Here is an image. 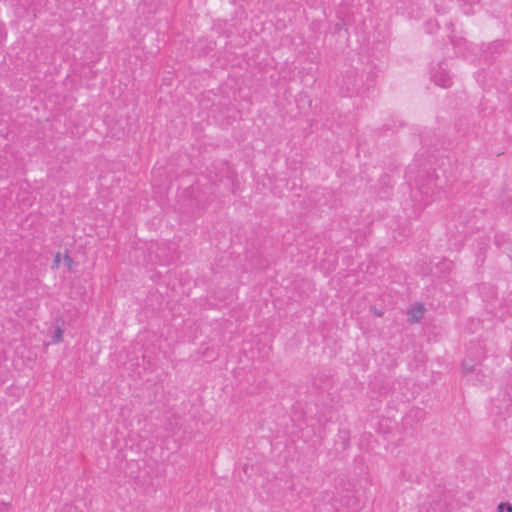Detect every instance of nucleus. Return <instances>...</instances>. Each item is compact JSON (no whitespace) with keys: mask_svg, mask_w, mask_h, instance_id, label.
<instances>
[{"mask_svg":"<svg viewBox=\"0 0 512 512\" xmlns=\"http://www.w3.org/2000/svg\"><path fill=\"white\" fill-rule=\"evenodd\" d=\"M495 243H496L498 246H500V240L498 239V237H496Z\"/></svg>","mask_w":512,"mask_h":512,"instance_id":"13","label":"nucleus"},{"mask_svg":"<svg viewBox=\"0 0 512 512\" xmlns=\"http://www.w3.org/2000/svg\"><path fill=\"white\" fill-rule=\"evenodd\" d=\"M418 309H419V316H416V321H418L422 317L423 312H424V308L421 304L418 306Z\"/></svg>","mask_w":512,"mask_h":512,"instance_id":"8","label":"nucleus"},{"mask_svg":"<svg viewBox=\"0 0 512 512\" xmlns=\"http://www.w3.org/2000/svg\"><path fill=\"white\" fill-rule=\"evenodd\" d=\"M430 76L431 80L442 88H448L452 85V77L447 69L446 62H440L432 67Z\"/></svg>","mask_w":512,"mask_h":512,"instance_id":"2","label":"nucleus"},{"mask_svg":"<svg viewBox=\"0 0 512 512\" xmlns=\"http://www.w3.org/2000/svg\"><path fill=\"white\" fill-rule=\"evenodd\" d=\"M497 509L498 512H512V505L510 503H500Z\"/></svg>","mask_w":512,"mask_h":512,"instance_id":"5","label":"nucleus"},{"mask_svg":"<svg viewBox=\"0 0 512 512\" xmlns=\"http://www.w3.org/2000/svg\"><path fill=\"white\" fill-rule=\"evenodd\" d=\"M437 172L434 168L432 172L427 168H420L414 176L416 192L414 197L417 199V193L421 195L420 201L424 205L432 202L433 198L439 194L440 190L448 183V177L445 171Z\"/></svg>","mask_w":512,"mask_h":512,"instance_id":"1","label":"nucleus"},{"mask_svg":"<svg viewBox=\"0 0 512 512\" xmlns=\"http://www.w3.org/2000/svg\"><path fill=\"white\" fill-rule=\"evenodd\" d=\"M375 314H376L377 316H382V315H383V313H382L381 311H375Z\"/></svg>","mask_w":512,"mask_h":512,"instance_id":"12","label":"nucleus"},{"mask_svg":"<svg viewBox=\"0 0 512 512\" xmlns=\"http://www.w3.org/2000/svg\"><path fill=\"white\" fill-rule=\"evenodd\" d=\"M462 369H463L464 373H470L475 370V367H474V365L468 363L467 361H464L462 363Z\"/></svg>","mask_w":512,"mask_h":512,"instance_id":"6","label":"nucleus"},{"mask_svg":"<svg viewBox=\"0 0 512 512\" xmlns=\"http://www.w3.org/2000/svg\"><path fill=\"white\" fill-rule=\"evenodd\" d=\"M53 263H54V266H58L59 265V263H60V253L56 254Z\"/></svg>","mask_w":512,"mask_h":512,"instance_id":"9","label":"nucleus"},{"mask_svg":"<svg viewBox=\"0 0 512 512\" xmlns=\"http://www.w3.org/2000/svg\"><path fill=\"white\" fill-rule=\"evenodd\" d=\"M61 337H62V330L58 327L56 330V333L54 335V340L56 342H59L61 340Z\"/></svg>","mask_w":512,"mask_h":512,"instance_id":"7","label":"nucleus"},{"mask_svg":"<svg viewBox=\"0 0 512 512\" xmlns=\"http://www.w3.org/2000/svg\"><path fill=\"white\" fill-rule=\"evenodd\" d=\"M64 260H65V262H66V264H67L68 266H71V264H72L73 260H72V258H71L68 254H67V255H65Z\"/></svg>","mask_w":512,"mask_h":512,"instance_id":"10","label":"nucleus"},{"mask_svg":"<svg viewBox=\"0 0 512 512\" xmlns=\"http://www.w3.org/2000/svg\"><path fill=\"white\" fill-rule=\"evenodd\" d=\"M412 174H414V169L412 166H410L408 170L409 179H412Z\"/></svg>","mask_w":512,"mask_h":512,"instance_id":"11","label":"nucleus"},{"mask_svg":"<svg viewBox=\"0 0 512 512\" xmlns=\"http://www.w3.org/2000/svg\"><path fill=\"white\" fill-rule=\"evenodd\" d=\"M455 53L458 56L465 57L466 52L469 49L467 41L463 38H456L451 40Z\"/></svg>","mask_w":512,"mask_h":512,"instance_id":"4","label":"nucleus"},{"mask_svg":"<svg viewBox=\"0 0 512 512\" xmlns=\"http://www.w3.org/2000/svg\"><path fill=\"white\" fill-rule=\"evenodd\" d=\"M358 86L357 73L354 70H348L342 76L340 87L347 95H352Z\"/></svg>","mask_w":512,"mask_h":512,"instance_id":"3","label":"nucleus"}]
</instances>
